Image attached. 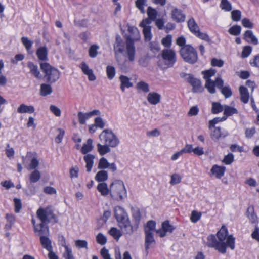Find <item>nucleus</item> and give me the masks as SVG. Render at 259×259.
<instances>
[{
    "mask_svg": "<svg viewBox=\"0 0 259 259\" xmlns=\"http://www.w3.org/2000/svg\"><path fill=\"white\" fill-rule=\"evenodd\" d=\"M217 239L214 234L208 236L207 240V246L213 248L222 254L226 252L227 248L229 247L231 250L235 248V238L232 235H229L227 227L223 225L217 233Z\"/></svg>",
    "mask_w": 259,
    "mask_h": 259,
    "instance_id": "1",
    "label": "nucleus"
},
{
    "mask_svg": "<svg viewBox=\"0 0 259 259\" xmlns=\"http://www.w3.org/2000/svg\"><path fill=\"white\" fill-rule=\"evenodd\" d=\"M114 212L119 227L124 233L131 235L137 230V225L131 224L128 214L123 207L119 206H115Z\"/></svg>",
    "mask_w": 259,
    "mask_h": 259,
    "instance_id": "2",
    "label": "nucleus"
},
{
    "mask_svg": "<svg viewBox=\"0 0 259 259\" xmlns=\"http://www.w3.org/2000/svg\"><path fill=\"white\" fill-rule=\"evenodd\" d=\"M128 31L130 34L127 36L126 40L125 56L129 61L133 62L135 59L136 48L134 41L139 40L140 36L137 28L134 26H129Z\"/></svg>",
    "mask_w": 259,
    "mask_h": 259,
    "instance_id": "3",
    "label": "nucleus"
},
{
    "mask_svg": "<svg viewBox=\"0 0 259 259\" xmlns=\"http://www.w3.org/2000/svg\"><path fill=\"white\" fill-rule=\"evenodd\" d=\"M110 196L115 200L122 201L127 197V191L124 183L120 180H115L110 185Z\"/></svg>",
    "mask_w": 259,
    "mask_h": 259,
    "instance_id": "4",
    "label": "nucleus"
},
{
    "mask_svg": "<svg viewBox=\"0 0 259 259\" xmlns=\"http://www.w3.org/2000/svg\"><path fill=\"white\" fill-rule=\"evenodd\" d=\"M40 67L42 71L45 74V77L48 82L54 83L60 77L59 71L51 66L48 63L40 62Z\"/></svg>",
    "mask_w": 259,
    "mask_h": 259,
    "instance_id": "5",
    "label": "nucleus"
},
{
    "mask_svg": "<svg viewBox=\"0 0 259 259\" xmlns=\"http://www.w3.org/2000/svg\"><path fill=\"white\" fill-rule=\"evenodd\" d=\"M180 53L183 60L189 64H194L198 60L196 50L190 45L181 48Z\"/></svg>",
    "mask_w": 259,
    "mask_h": 259,
    "instance_id": "6",
    "label": "nucleus"
},
{
    "mask_svg": "<svg viewBox=\"0 0 259 259\" xmlns=\"http://www.w3.org/2000/svg\"><path fill=\"white\" fill-rule=\"evenodd\" d=\"M161 57L163 64H161V61H159V65L163 68L172 67L177 61L176 52L171 49H163L161 52Z\"/></svg>",
    "mask_w": 259,
    "mask_h": 259,
    "instance_id": "7",
    "label": "nucleus"
},
{
    "mask_svg": "<svg viewBox=\"0 0 259 259\" xmlns=\"http://www.w3.org/2000/svg\"><path fill=\"white\" fill-rule=\"evenodd\" d=\"M36 215L41 222L49 224L52 220L57 222L55 214L51 206L40 207L36 211Z\"/></svg>",
    "mask_w": 259,
    "mask_h": 259,
    "instance_id": "8",
    "label": "nucleus"
},
{
    "mask_svg": "<svg viewBox=\"0 0 259 259\" xmlns=\"http://www.w3.org/2000/svg\"><path fill=\"white\" fill-rule=\"evenodd\" d=\"M101 141L112 148L117 147L120 143L118 138L110 130L105 129L99 135Z\"/></svg>",
    "mask_w": 259,
    "mask_h": 259,
    "instance_id": "9",
    "label": "nucleus"
},
{
    "mask_svg": "<svg viewBox=\"0 0 259 259\" xmlns=\"http://www.w3.org/2000/svg\"><path fill=\"white\" fill-rule=\"evenodd\" d=\"M33 226L34 232L36 236H44L49 235V228L48 224L40 222L39 224H36L35 220L33 218L31 220Z\"/></svg>",
    "mask_w": 259,
    "mask_h": 259,
    "instance_id": "10",
    "label": "nucleus"
},
{
    "mask_svg": "<svg viewBox=\"0 0 259 259\" xmlns=\"http://www.w3.org/2000/svg\"><path fill=\"white\" fill-rule=\"evenodd\" d=\"M100 115L101 112L100 110L96 109L85 113L79 112L77 114V117L79 123L81 125H84L86 123V121L92 117L96 115L100 116Z\"/></svg>",
    "mask_w": 259,
    "mask_h": 259,
    "instance_id": "11",
    "label": "nucleus"
},
{
    "mask_svg": "<svg viewBox=\"0 0 259 259\" xmlns=\"http://www.w3.org/2000/svg\"><path fill=\"white\" fill-rule=\"evenodd\" d=\"M187 81L192 86L193 93H201L203 91V88L202 86L200 80L194 77L192 74H188Z\"/></svg>",
    "mask_w": 259,
    "mask_h": 259,
    "instance_id": "12",
    "label": "nucleus"
},
{
    "mask_svg": "<svg viewBox=\"0 0 259 259\" xmlns=\"http://www.w3.org/2000/svg\"><path fill=\"white\" fill-rule=\"evenodd\" d=\"M175 229V227L169 224V221L166 220L162 222L161 228L156 230V232L160 237L163 238L167 233H171Z\"/></svg>",
    "mask_w": 259,
    "mask_h": 259,
    "instance_id": "13",
    "label": "nucleus"
},
{
    "mask_svg": "<svg viewBox=\"0 0 259 259\" xmlns=\"http://www.w3.org/2000/svg\"><path fill=\"white\" fill-rule=\"evenodd\" d=\"M98 168L102 170L109 168L113 172L117 170V166L115 163H109L107 159L103 157L99 160Z\"/></svg>",
    "mask_w": 259,
    "mask_h": 259,
    "instance_id": "14",
    "label": "nucleus"
},
{
    "mask_svg": "<svg viewBox=\"0 0 259 259\" xmlns=\"http://www.w3.org/2000/svg\"><path fill=\"white\" fill-rule=\"evenodd\" d=\"M226 171V167L224 166L213 165L210 170V176H213L217 179H221L224 176Z\"/></svg>",
    "mask_w": 259,
    "mask_h": 259,
    "instance_id": "15",
    "label": "nucleus"
},
{
    "mask_svg": "<svg viewBox=\"0 0 259 259\" xmlns=\"http://www.w3.org/2000/svg\"><path fill=\"white\" fill-rule=\"evenodd\" d=\"M171 15L172 20L177 23L183 22L185 20L186 16L180 9L174 8Z\"/></svg>",
    "mask_w": 259,
    "mask_h": 259,
    "instance_id": "16",
    "label": "nucleus"
},
{
    "mask_svg": "<svg viewBox=\"0 0 259 259\" xmlns=\"http://www.w3.org/2000/svg\"><path fill=\"white\" fill-rule=\"evenodd\" d=\"M124 43L119 35L116 37V41L114 45V50L115 53V56L117 61L118 58L117 57V53H122L124 51Z\"/></svg>",
    "mask_w": 259,
    "mask_h": 259,
    "instance_id": "17",
    "label": "nucleus"
},
{
    "mask_svg": "<svg viewBox=\"0 0 259 259\" xmlns=\"http://www.w3.org/2000/svg\"><path fill=\"white\" fill-rule=\"evenodd\" d=\"M79 67L81 69L82 72L88 76L89 80L94 81L96 80V77L94 74L92 69H90L84 62L81 63L79 65Z\"/></svg>",
    "mask_w": 259,
    "mask_h": 259,
    "instance_id": "18",
    "label": "nucleus"
},
{
    "mask_svg": "<svg viewBox=\"0 0 259 259\" xmlns=\"http://www.w3.org/2000/svg\"><path fill=\"white\" fill-rule=\"evenodd\" d=\"M36 54L39 61H46L48 60V51L46 46L38 48L36 51Z\"/></svg>",
    "mask_w": 259,
    "mask_h": 259,
    "instance_id": "19",
    "label": "nucleus"
},
{
    "mask_svg": "<svg viewBox=\"0 0 259 259\" xmlns=\"http://www.w3.org/2000/svg\"><path fill=\"white\" fill-rule=\"evenodd\" d=\"M147 99L150 104L155 105L160 102L161 95L156 92H150L148 94Z\"/></svg>",
    "mask_w": 259,
    "mask_h": 259,
    "instance_id": "20",
    "label": "nucleus"
},
{
    "mask_svg": "<svg viewBox=\"0 0 259 259\" xmlns=\"http://www.w3.org/2000/svg\"><path fill=\"white\" fill-rule=\"evenodd\" d=\"M240 95V100L244 104L248 102L249 99V93L248 89L244 86L241 85L239 88Z\"/></svg>",
    "mask_w": 259,
    "mask_h": 259,
    "instance_id": "21",
    "label": "nucleus"
},
{
    "mask_svg": "<svg viewBox=\"0 0 259 259\" xmlns=\"http://www.w3.org/2000/svg\"><path fill=\"white\" fill-rule=\"evenodd\" d=\"M119 80L121 82L120 89L123 92L125 88L132 87L133 84L131 82L130 79L126 76L121 75L119 77Z\"/></svg>",
    "mask_w": 259,
    "mask_h": 259,
    "instance_id": "22",
    "label": "nucleus"
},
{
    "mask_svg": "<svg viewBox=\"0 0 259 259\" xmlns=\"http://www.w3.org/2000/svg\"><path fill=\"white\" fill-rule=\"evenodd\" d=\"M244 39L248 43L256 45L258 44V39L254 35L252 31L246 30L244 34Z\"/></svg>",
    "mask_w": 259,
    "mask_h": 259,
    "instance_id": "23",
    "label": "nucleus"
},
{
    "mask_svg": "<svg viewBox=\"0 0 259 259\" xmlns=\"http://www.w3.org/2000/svg\"><path fill=\"white\" fill-rule=\"evenodd\" d=\"M145 249L146 251L150 248V246L152 243H155V241L154 238L153 232H151L150 231H145Z\"/></svg>",
    "mask_w": 259,
    "mask_h": 259,
    "instance_id": "24",
    "label": "nucleus"
},
{
    "mask_svg": "<svg viewBox=\"0 0 259 259\" xmlns=\"http://www.w3.org/2000/svg\"><path fill=\"white\" fill-rule=\"evenodd\" d=\"M5 219L6 220V223L5 229L6 230H10L16 222L15 216L12 213H7L5 215Z\"/></svg>",
    "mask_w": 259,
    "mask_h": 259,
    "instance_id": "25",
    "label": "nucleus"
},
{
    "mask_svg": "<svg viewBox=\"0 0 259 259\" xmlns=\"http://www.w3.org/2000/svg\"><path fill=\"white\" fill-rule=\"evenodd\" d=\"M35 111L34 107L32 105H26L24 104H21L17 108V112L20 114L29 113L32 114Z\"/></svg>",
    "mask_w": 259,
    "mask_h": 259,
    "instance_id": "26",
    "label": "nucleus"
},
{
    "mask_svg": "<svg viewBox=\"0 0 259 259\" xmlns=\"http://www.w3.org/2000/svg\"><path fill=\"white\" fill-rule=\"evenodd\" d=\"M94 159L95 156L91 154H87L83 157V159L86 163L85 167L87 168V171L88 172H90L92 170Z\"/></svg>",
    "mask_w": 259,
    "mask_h": 259,
    "instance_id": "27",
    "label": "nucleus"
},
{
    "mask_svg": "<svg viewBox=\"0 0 259 259\" xmlns=\"http://www.w3.org/2000/svg\"><path fill=\"white\" fill-rule=\"evenodd\" d=\"M40 242L42 247L48 251L53 250L51 240L48 237V236H41Z\"/></svg>",
    "mask_w": 259,
    "mask_h": 259,
    "instance_id": "28",
    "label": "nucleus"
},
{
    "mask_svg": "<svg viewBox=\"0 0 259 259\" xmlns=\"http://www.w3.org/2000/svg\"><path fill=\"white\" fill-rule=\"evenodd\" d=\"M187 25L190 32L194 35L200 30L199 26L193 17L188 20Z\"/></svg>",
    "mask_w": 259,
    "mask_h": 259,
    "instance_id": "29",
    "label": "nucleus"
},
{
    "mask_svg": "<svg viewBox=\"0 0 259 259\" xmlns=\"http://www.w3.org/2000/svg\"><path fill=\"white\" fill-rule=\"evenodd\" d=\"M97 190L102 196L110 195V187L109 188L106 183H100L97 186Z\"/></svg>",
    "mask_w": 259,
    "mask_h": 259,
    "instance_id": "30",
    "label": "nucleus"
},
{
    "mask_svg": "<svg viewBox=\"0 0 259 259\" xmlns=\"http://www.w3.org/2000/svg\"><path fill=\"white\" fill-rule=\"evenodd\" d=\"M247 213V217L251 223L256 224L258 223V218L254 212V207L253 206H250L248 207Z\"/></svg>",
    "mask_w": 259,
    "mask_h": 259,
    "instance_id": "31",
    "label": "nucleus"
},
{
    "mask_svg": "<svg viewBox=\"0 0 259 259\" xmlns=\"http://www.w3.org/2000/svg\"><path fill=\"white\" fill-rule=\"evenodd\" d=\"M108 178V172L104 170L99 171L95 176V179L96 181L105 183Z\"/></svg>",
    "mask_w": 259,
    "mask_h": 259,
    "instance_id": "32",
    "label": "nucleus"
},
{
    "mask_svg": "<svg viewBox=\"0 0 259 259\" xmlns=\"http://www.w3.org/2000/svg\"><path fill=\"white\" fill-rule=\"evenodd\" d=\"M93 141L91 139H89L85 143H84L81 149V152L83 154H86L91 152L93 149Z\"/></svg>",
    "mask_w": 259,
    "mask_h": 259,
    "instance_id": "33",
    "label": "nucleus"
},
{
    "mask_svg": "<svg viewBox=\"0 0 259 259\" xmlns=\"http://www.w3.org/2000/svg\"><path fill=\"white\" fill-rule=\"evenodd\" d=\"M137 90L139 91L142 92L144 93H147L149 92V85L144 81H140L136 85Z\"/></svg>",
    "mask_w": 259,
    "mask_h": 259,
    "instance_id": "34",
    "label": "nucleus"
},
{
    "mask_svg": "<svg viewBox=\"0 0 259 259\" xmlns=\"http://www.w3.org/2000/svg\"><path fill=\"white\" fill-rule=\"evenodd\" d=\"M28 67L30 69V73L35 77L39 78L40 73L38 70V66L32 62L28 63Z\"/></svg>",
    "mask_w": 259,
    "mask_h": 259,
    "instance_id": "35",
    "label": "nucleus"
},
{
    "mask_svg": "<svg viewBox=\"0 0 259 259\" xmlns=\"http://www.w3.org/2000/svg\"><path fill=\"white\" fill-rule=\"evenodd\" d=\"M52 93V88L49 84L43 83L40 85V95L42 96H46Z\"/></svg>",
    "mask_w": 259,
    "mask_h": 259,
    "instance_id": "36",
    "label": "nucleus"
},
{
    "mask_svg": "<svg viewBox=\"0 0 259 259\" xmlns=\"http://www.w3.org/2000/svg\"><path fill=\"white\" fill-rule=\"evenodd\" d=\"M238 111L236 108L228 105L224 106V115L227 117L238 114Z\"/></svg>",
    "mask_w": 259,
    "mask_h": 259,
    "instance_id": "37",
    "label": "nucleus"
},
{
    "mask_svg": "<svg viewBox=\"0 0 259 259\" xmlns=\"http://www.w3.org/2000/svg\"><path fill=\"white\" fill-rule=\"evenodd\" d=\"M97 147L98 152L102 156L110 152L111 150L110 148V147L106 144H105V145H102L98 143Z\"/></svg>",
    "mask_w": 259,
    "mask_h": 259,
    "instance_id": "38",
    "label": "nucleus"
},
{
    "mask_svg": "<svg viewBox=\"0 0 259 259\" xmlns=\"http://www.w3.org/2000/svg\"><path fill=\"white\" fill-rule=\"evenodd\" d=\"M227 135V133H222L221 129L220 127H214L213 130L212 131L211 136L212 138L218 139L222 137H225Z\"/></svg>",
    "mask_w": 259,
    "mask_h": 259,
    "instance_id": "39",
    "label": "nucleus"
},
{
    "mask_svg": "<svg viewBox=\"0 0 259 259\" xmlns=\"http://www.w3.org/2000/svg\"><path fill=\"white\" fill-rule=\"evenodd\" d=\"M215 84L214 81L212 80H207L206 81L205 87L207 89L209 93L214 94L215 93Z\"/></svg>",
    "mask_w": 259,
    "mask_h": 259,
    "instance_id": "40",
    "label": "nucleus"
},
{
    "mask_svg": "<svg viewBox=\"0 0 259 259\" xmlns=\"http://www.w3.org/2000/svg\"><path fill=\"white\" fill-rule=\"evenodd\" d=\"M147 13L149 19L152 21L156 20L158 14L156 9L151 7H149L147 9Z\"/></svg>",
    "mask_w": 259,
    "mask_h": 259,
    "instance_id": "41",
    "label": "nucleus"
},
{
    "mask_svg": "<svg viewBox=\"0 0 259 259\" xmlns=\"http://www.w3.org/2000/svg\"><path fill=\"white\" fill-rule=\"evenodd\" d=\"M224 110V106L219 102H213L212 104L211 112L213 114H218Z\"/></svg>",
    "mask_w": 259,
    "mask_h": 259,
    "instance_id": "42",
    "label": "nucleus"
},
{
    "mask_svg": "<svg viewBox=\"0 0 259 259\" xmlns=\"http://www.w3.org/2000/svg\"><path fill=\"white\" fill-rule=\"evenodd\" d=\"M41 175L38 170L35 169L30 175V181L31 183H34L38 182L40 179Z\"/></svg>",
    "mask_w": 259,
    "mask_h": 259,
    "instance_id": "43",
    "label": "nucleus"
},
{
    "mask_svg": "<svg viewBox=\"0 0 259 259\" xmlns=\"http://www.w3.org/2000/svg\"><path fill=\"white\" fill-rule=\"evenodd\" d=\"M109 233L115 239L118 240L122 236V232L116 228L112 227L109 230Z\"/></svg>",
    "mask_w": 259,
    "mask_h": 259,
    "instance_id": "44",
    "label": "nucleus"
},
{
    "mask_svg": "<svg viewBox=\"0 0 259 259\" xmlns=\"http://www.w3.org/2000/svg\"><path fill=\"white\" fill-rule=\"evenodd\" d=\"M216 73V70L214 69L211 68L209 70L202 71V73L203 75V77L206 81L207 80H211V77L214 76Z\"/></svg>",
    "mask_w": 259,
    "mask_h": 259,
    "instance_id": "45",
    "label": "nucleus"
},
{
    "mask_svg": "<svg viewBox=\"0 0 259 259\" xmlns=\"http://www.w3.org/2000/svg\"><path fill=\"white\" fill-rule=\"evenodd\" d=\"M132 215L135 221V224L134 225H137L138 228L141 218L140 210L138 209H133L132 211Z\"/></svg>",
    "mask_w": 259,
    "mask_h": 259,
    "instance_id": "46",
    "label": "nucleus"
},
{
    "mask_svg": "<svg viewBox=\"0 0 259 259\" xmlns=\"http://www.w3.org/2000/svg\"><path fill=\"white\" fill-rule=\"evenodd\" d=\"M241 27L240 26L236 25L232 26L228 30L229 33L231 35L237 36L241 33Z\"/></svg>",
    "mask_w": 259,
    "mask_h": 259,
    "instance_id": "47",
    "label": "nucleus"
},
{
    "mask_svg": "<svg viewBox=\"0 0 259 259\" xmlns=\"http://www.w3.org/2000/svg\"><path fill=\"white\" fill-rule=\"evenodd\" d=\"M220 7L222 10L227 12L232 10L231 4L228 0H222Z\"/></svg>",
    "mask_w": 259,
    "mask_h": 259,
    "instance_id": "48",
    "label": "nucleus"
},
{
    "mask_svg": "<svg viewBox=\"0 0 259 259\" xmlns=\"http://www.w3.org/2000/svg\"><path fill=\"white\" fill-rule=\"evenodd\" d=\"M106 73L108 79L112 80L115 75V68L112 66H107L106 67Z\"/></svg>",
    "mask_w": 259,
    "mask_h": 259,
    "instance_id": "49",
    "label": "nucleus"
},
{
    "mask_svg": "<svg viewBox=\"0 0 259 259\" xmlns=\"http://www.w3.org/2000/svg\"><path fill=\"white\" fill-rule=\"evenodd\" d=\"M147 0H137L135 2L136 7L142 14L145 13L144 6L146 5Z\"/></svg>",
    "mask_w": 259,
    "mask_h": 259,
    "instance_id": "50",
    "label": "nucleus"
},
{
    "mask_svg": "<svg viewBox=\"0 0 259 259\" xmlns=\"http://www.w3.org/2000/svg\"><path fill=\"white\" fill-rule=\"evenodd\" d=\"M198 38L206 41L208 42H211V39L208 35L205 33H203L200 31V30L194 34Z\"/></svg>",
    "mask_w": 259,
    "mask_h": 259,
    "instance_id": "51",
    "label": "nucleus"
},
{
    "mask_svg": "<svg viewBox=\"0 0 259 259\" xmlns=\"http://www.w3.org/2000/svg\"><path fill=\"white\" fill-rule=\"evenodd\" d=\"M99 47L98 46L96 45H92L89 50V56L91 58H95L97 56L98 54V50Z\"/></svg>",
    "mask_w": 259,
    "mask_h": 259,
    "instance_id": "52",
    "label": "nucleus"
},
{
    "mask_svg": "<svg viewBox=\"0 0 259 259\" xmlns=\"http://www.w3.org/2000/svg\"><path fill=\"white\" fill-rule=\"evenodd\" d=\"M182 177L179 174H174L171 176V180L169 183L171 185H175L180 183L181 182Z\"/></svg>",
    "mask_w": 259,
    "mask_h": 259,
    "instance_id": "53",
    "label": "nucleus"
},
{
    "mask_svg": "<svg viewBox=\"0 0 259 259\" xmlns=\"http://www.w3.org/2000/svg\"><path fill=\"white\" fill-rule=\"evenodd\" d=\"M21 40L25 49L28 52L32 47L33 42L29 40L27 37H22Z\"/></svg>",
    "mask_w": 259,
    "mask_h": 259,
    "instance_id": "54",
    "label": "nucleus"
},
{
    "mask_svg": "<svg viewBox=\"0 0 259 259\" xmlns=\"http://www.w3.org/2000/svg\"><path fill=\"white\" fill-rule=\"evenodd\" d=\"M39 165V161L37 159V157L34 156L31 160L28 166L27 169L28 170H33L35 169L36 167H38Z\"/></svg>",
    "mask_w": 259,
    "mask_h": 259,
    "instance_id": "55",
    "label": "nucleus"
},
{
    "mask_svg": "<svg viewBox=\"0 0 259 259\" xmlns=\"http://www.w3.org/2000/svg\"><path fill=\"white\" fill-rule=\"evenodd\" d=\"M143 32L146 40L149 41L152 38L151 27H146L143 28Z\"/></svg>",
    "mask_w": 259,
    "mask_h": 259,
    "instance_id": "56",
    "label": "nucleus"
},
{
    "mask_svg": "<svg viewBox=\"0 0 259 259\" xmlns=\"http://www.w3.org/2000/svg\"><path fill=\"white\" fill-rule=\"evenodd\" d=\"M220 91L226 98H229L232 95V92L229 85L224 87Z\"/></svg>",
    "mask_w": 259,
    "mask_h": 259,
    "instance_id": "57",
    "label": "nucleus"
},
{
    "mask_svg": "<svg viewBox=\"0 0 259 259\" xmlns=\"http://www.w3.org/2000/svg\"><path fill=\"white\" fill-rule=\"evenodd\" d=\"M241 17V11L238 10H233L231 12V18L234 21H239Z\"/></svg>",
    "mask_w": 259,
    "mask_h": 259,
    "instance_id": "58",
    "label": "nucleus"
},
{
    "mask_svg": "<svg viewBox=\"0 0 259 259\" xmlns=\"http://www.w3.org/2000/svg\"><path fill=\"white\" fill-rule=\"evenodd\" d=\"M201 217V212L193 210L191 213L190 219L192 222L196 223L200 219Z\"/></svg>",
    "mask_w": 259,
    "mask_h": 259,
    "instance_id": "59",
    "label": "nucleus"
},
{
    "mask_svg": "<svg viewBox=\"0 0 259 259\" xmlns=\"http://www.w3.org/2000/svg\"><path fill=\"white\" fill-rule=\"evenodd\" d=\"M96 241L99 244L103 245L107 242V238L102 233H99L96 236Z\"/></svg>",
    "mask_w": 259,
    "mask_h": 259,
    "instance_id": "60",
    "label": "nucleus"
},
{
    "mask_svg": "<svg viewBox=\"0 0 259 259\" xmlns=\"http://www.w3.org/2000/svg\"><path fill=\"white\" fill-rule=\"evenodd\" d=\"M256 133V128L254 126L250 128H247L245 130V135L246 138L248 139L251 138Z\"/></svg>",
    "mask_w": 259,
    "mask_h": 259,
    "instance_id": "61",
    "label": "nucleus"
},
{
    "mask_svg": "<svg viewBox=\"0 0 259 259\" xmlns=\"http://www.w3.org/2000/svg\"><path fill=\"white\" fill-rule=\"evenodd\" d=\"M252 47L250 46H245L243 48V50L241 54V57L243 58L248 57L252 52Z\"/></svg>",
    "mask_w": 259,
    "mask_h": 259,
    "instance_id": "62",
    "label": "nucleus"
},
{
    "mask_svg": "<svg viewBox=\"0 0 259 259\" xmlns=\"http://www.w3.org/2000/svg\"><path fill=\"white\" fill-rule=\"evenodd\" d=\"M172 36L171 35H168L165 37L162 38L161 40L162 44L167 48H169L171 45Z\"/></svg>",
    "mask_w": 259,
    "mask_h": 259,
    "instance_id": "63",
    "label": "nucleus"
},
{
    "mask_svg": "<svg viewBox=\"0 0 259 259\" xmlns=\"http://www.w3.org/2000/svg\"><path fill=\"white\" fill-rule=\"evenodd\" d=\"M234 161V155L232 153H229L226 155L222 162L227 165L231 164Z\"/></svg>",
    "mask_w": 259,
    "mask_h": 259,
    "instance_id": "64",
    "label": "nucleus"
}]
</instances>
